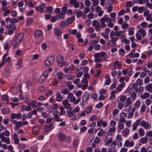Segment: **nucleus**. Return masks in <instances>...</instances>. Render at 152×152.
<instances>
[{"label": "nucleus", "mask_w": 152, "mask_h": 152, "mask_svg": "<svg viewBox=\"0 0 152 152\" xmlns=\"http://www.w3.org/2000/svg\"><path fill=\"white\" fill-rule=\"evenodd\" d=\"M116 139L117 140V146L120 147L122 146L123 139L120 135H118L116 137Z\"/></svg>", "instance_id": "nucleus-10"}, {"label": "nucleus", "mask_w": 152, "mask_h": 152, "mask_svg": "<svg viewBox=\"0 0 152 152\" xmlns=\"http://www.w3.org/2000/svg\"><path fill=\"white\" fill-rule=\"evenodd\" d=\"M127 99L126 96L125 95H122L121 96L120 100L122 102H124Z\"/></svg>", "instance_id": "nucleus-45"}, {"label": "nucleus", "mask_w": 152, "mask_h": 152, "mask_svg": "<svg viewBox=\"0 0 152 152\" xmlns=\"http://www.w3.org/2000/svg\"><path fill=\"white\" fill-rule=\"evenodd\" d=\"M116 15V14L115 12H113L111 13L110 14V15L111 17L113 18V20L112 22H114L115 20V17Z\"/></svg>", "instance_id": "nucleus-52"}, {"label": "nucleus", "mask_w": 152, "mask_h": 152, "mask_svg": "<svg viewBox=\"0 0 152 152\" xmlns=\"http://www.w3.org/2000/svg\"><path fill=\"white\" fill-rule=\"evenodd\" d=\"M106 80L105 82V84L106 85H109L111 82V80L110 78V76L109 75H106L105 77Z\"/></svg>", "instance_id": "nucleus-27"}, {"label": "nucleus", "mask_w": 152, "mask_h": 152, "mask_svg": "<svg viewBox=\"0 0 152 152\" xmlns=\"http://www.w3.org/2000/svg\"><path fill=\"white\" fill-rule=\"evenodd\" d=\"M119 110L117 109H115L113 112V114L114 115H115L119 113Z\"/></svg>", "instance_id": "nucleus-63"}, {"label": "nucleus", "mask_w": 152, "mask_h": 152, "mask_svg": "<svg viewBox=\"0 0 152 152\" xmlns=\"http://www.w3.org/2000/svg\"><path fill=\"white\" fill-rule=\"evenodd\" d=\"M64 58L63 56L61 54H58L56 60L58 64L63 63Z\"/></svg>", "instance_id": "nucleus-13"}, {"label": "nucleus", "mask_w": 152, "mask_h": 152, "mask_svg": "<svg viewBox=\"0 0 152 152\" xmlns=\"http://www.w3.org/2000/svg\"><path fill=\"white\" fill-rule=\"evenodd\" d=\"M44 127L43 128L44 129V131L45 132H48L50 130L53 129V127H52V125L50 124L49 126L44 125Z\"/></svg>", "instance_id": "nucleus-16"}, {"label": "nucleus", "mask_w": 152, "mask_h": 152, "mask_svg": "<svg viewBox=\"0 0 152 152\" xmlns=\"http://www.w3.org/2000/svg\"><path fill=\"white\" fill-rule=\"evenodd\" d=\"M105 54V53L103 52L94 54V61L97 63H100L105 61L106 58L104 57Z\"/></svg>", "instance_id": "nucleus-1"}, {"label": "nucleus", "mask_w": 152, "mask_h": 152, "mask_svg": "<svg viewBox=\"0 0 152 152\" xmlns=\"http://www.w3.org/2000/svg\"><path fill=\"white\" fill-rule=\"evenodd\" d=\"M126 101L125 104L124 106L126 107L132 103V101L130 97H128L126 99Z\"/></svg>", "instance_id": "nucleus-19"}, {"label": "nucleus", "mask_w": 152, "mask_h": 152, "mask_svg": "<svg viewBox=\"0 0 152 152\" xmlns=\"http://www.w3.org/2000/svg\"><path fill=\"white\" fill-rule=\"evenodd\" d=\"M140 125L145 129H149L151 128V125L148 122L145 121L144 120L141 121Z\"/></svg>", "instance_id": "nucleus-6"}, {"label": "nucleus", "mask_w": 152, "mask_h": 152, "mask_svg": "<svg viewBox=\"0 0 152 152\" xmlns=\"http://www.w3.org/2000/svg\"><path fill=\"white\" fill-rule=\"evenodd\" d=\"M68 25V24L65 21H62L60 24V26L62 27H64L65 26H67Z\"/></svg>", "instance_id": "nucleus-60"}, {"label": "nucleus", "mask_w": 152, "mask_h": 152, "mask_svg": "<svg viewBox=\"0 0 152 152\" xmlns=\"http://www.w3.org/2000/svg\"><path fill=\"white\" fill-rule=\"evenodd\" d=\"M125 85V83H121L117 88L116 91H115L117 92L120 91L123 88Z\"/></svg>", "instance_id": "nucleus-20"}, {"label": "nucleus", "mask_w": 152, "mask_h": 152, "mask_svg": "<svg viewBox=\"0 0 152 152\" xmlns=\"http://www.w3.org/2000/svg\"><path fill=\"white\" fill-rule=\"evenodd\" d=\"M80 107L78 106H76L75 108L72 111L74 113H78L80 110Z\"/></svg>", "instance_id": "nucleus-56"}, {"label": "nucleus", "mask_w": 152, "mask_h": 152, "mask_svg": "<svg viewBox=\"0 0 152 152\" xmlns=\"http://www.w3.org/2000/svg\"><path fill=\"white\" fill-rule=\"evenodd\" d=\"M1 140L2 142H5L8 144H10V140L8 137H4Z\"/></svg>", "instance_id": "nucleus-28"}, {"label": "nucleus", "mask_w": 152, "mask_h": 152, "mask_svg": "<svg viewBox=\"0 0 152 152\" xmlns=\"http://www.w3.org/2000/svg\"><path fill=\"white\" fill-rule=\"evenodd\" d=\"M13 138L14 140L15 143L17 144L18 143L19 141V139L18 138V135L17 134L15 133L13 135Z\"/></svg>", "instance_id": "nucleus-24"}, {"label": "nucleus", "mask_w": 152, "mask_h": 152, "mask_svg": "<svg viewBox=\"0 0 152 152\" xmlns=\"http://www.w3.org/2000/svg\"><path fill=\"white\" fill-rule=\"evenodd\" d=\"M129 25L125 22H124L121 25V28L123 29H126Z\"/></svg>", "instance_id": "nucleus-53"}, {"label": "nucleus", "mask_w": 152, "mask_h": 152, "mask_svg": "<svg viewBox=\"0 0 152 152\" xmlns=\"http://www.w3.org/2000/svg\"><path fill=\"white\" fill-rule=\"evenodd\" d=\"M67 98L68 99H70V101L71 102H73V104H77L79 103L81 101L80 98H79L76 100V98L74 96L73 94L70 93H69L67 96Z\"/></svg>", "instance_id": "nucleus-2"}, {"label": "nucleus", "mask_w": 152, "mask_h": 152, "mask_svg": "<svg viewBox=\"0 0 152 152\" xmlns=\"http://www.w3.org/2000/svg\"><path fill=\"white\" fill-rule=\"evenodd\" d=\"M116 92L115 91H114L111 92V96L110 97V100H112L113 99H114L115 97V95L114 94L115 93H116Z\"/></svg>", "instance_id": "nucleus-55"}, {"label": "nucleus", "mask_w": 152, "mask_h": 152, "mask_svg": "<svg viewBox=\"0 0 152 152\" xmlns=\"http://www.w3.org/2000/svg\"><path fill=\"white\" fill-rule=\"evenodd\" d=\"M104 133L106 134V132L104 131L103 129H101L98 133L97 135L99 137L102 136L103 135Z\"/></svg>", "instance_id": "nucleus-49"}, {"label": "nucleus", "mask_w": 152, "mask_h": 152, "mask_svg": "<svg viewBox=\"0 0 152 152\" xmlns=\"http://www.w3.org/2000/svg\"><path fill=\"white\" fill-rule=\"evenodd\" d=\"M23 37L24 34L22 32H21L18 34L17 38L21 41L23 39Z\"/></svg>", "instance_id": "nucleus-44"}, {"label": "nucleus", "mask_w": 152, "mask_h": 152, "mask_svg": "<svg viewBox=\"0 0 152 152\" xmlns=\"http://www.w3.org/2000/svg\"><path fill=\"white\" fill-rule=\"evenodd\" d=\"M140 104L141 103L139 99H138L134 103V106L136 108H137V109H138L140 107Z\"/></svg>", "instance_id": "nucleus-37"}, {"label": "nucleus", "mask_w": 152, "mask_h": 152, "mask_svg": "<svg viewBox=\"0 0 152 152\" xmlns=\"http://www.w3.org/2000/svg\"><path fill=\"white\" fill-rule=\"evenodd\" d=\"M124 124H123L121 122H119L118 124V126L117 128L118 131V132H120L122 129H124Z\"/></svg>", "instance_id": "nucleus-22"}, {"label": "nucleus", "mask_w": 152, "mask_h": 152, "mask_svg": "<svg viewBox=\"0 0 152 152\" xmlns=\"http://www.w3.org/2000/svg\"><path fill=\"white\" fill-rule=\"evenodd\" d=\"M113 65L115 67L118 66V68H119L121 66V64L118 61H115Z\"/></svg>", "instance_id": "nucleus-50"}, {"label": "nucleus", "mask_w": 152, "mask_h": 152, "mask_svg": "<svg viewBox=\"0 0 152 152\" xmlns=\"http://www.w3.org/2000/svg\"><path fill=\"white\" fill-rule=\"evenodd\" d=\"M137 96V94L134 92H132L130 95V98H131L133 101H135Z\"/></svg>", "instance_id": "nucleus-36"}, {"label": "nucleus", "mask_w": 152, "mask_h": 152, "mask_svg": "<svg viewBox=\"0 0 152 152\" xmlns=\"http://www.w3.org/2000/svg\"><path fill=\"white\" fill-rule=\"evenodd\" d=\"M60 110V115H64L65 113V111L64 110V108L62 106H60L59 107Z\"/></svg>", "instance_id": "nucleus-32"}, {"label": "nucleus", "mask_w": 152, "mask_h": 152, "mask_svg": "<svg viewBox=\"0 0 152 152\" xmlns=\"http://www.w3.org/2000/svg\"><path fill=\"white\" fill-rule=\"evenodd\" d=\"M54 31L55 34L57 36H59L61 35L62 32L61 30L56 29Z\"/></svg>", "instance_id": "nucleus-41"}, {"label": "nucleus", "mask_w": 152, "mask_h": 152, "mask_svg": "<svg viewBox=\"0 0 152 152\" xmlns=\"http://www.w3.org/2000/svg\"><path fill=\"white\" fill-rule=\"evenodd\" d=\"M54 61V58L52 56L48 57L45 61L44 63V65L45 67H47L52 65Z\"/></svg>", "instance_id": "nucleus-3"}, {"label": "nucleus", "mask_w": 152, "mask_h": 152, "mask_svg": "<svg viewBox=\"0 0 152 152\" xmlns=\"http://www.w3.org/2000/svg\"><path fill=\"white\" fill-rule=\"evenodd\" d=\"M150 94L147 92H145L141 94L140 96V98L142 99H145L149 97Z\"/></svg>", "instance_id": "nucleus-17"}, {"label": "nucleus", "mask_w": 152, "mask_h": 152, "mask_svg": "<svg viewBox=\"0 0 152 152\" xmlns=\"http://www.w3.org/2000/svg\"><path fill=\"white\" fill-rule=\"evenodd\" d=\"M89 93L88 92H86L84 93L82 97V100L83 103H86L87 102L89 97Z\"/></svg>", "instance_id": "nucleus-8"}, {"label": "nucleus", "mask_w": 152, "mask_h": 152, "mask_svg": "<svg viewBox=\"0 0 152 152\" xmlns=\"http://www.w3.org/2000/svg\"><path fill=\"white\" fill-rule=\"evenodd\" d=\"M58 111L57 110H54L52 111V114L54 115V118L55 119L57 118H59V116L58 114Z\"/></svg>", "instance_id": "nucleus-34"}, {"label": "nucleus", "mask_w": 152, "mask_h": 152, "mask_svg": "<svg viewBox=\"0 0 152 152\" xmlns=\"http://www.w3.org/2000/svg\"><path fill=\"white\" fill-rule=\"evenodd\" d=\"M146 109V106L145 104H143L142 105L140 111L142 112H144L145 111Z\"/></svg>", "instance_id": "nucleus-62"}, {"label": "nucleus", "mask_w": 152, "mask_h": 152, "mask_svg": "<svg viewBox=\"0 0 152 152\" xmlns=\"http://www.w3.org/2000/svg\"><path fill=\"white\" fill-rule=\"evenodd\" d=\"M42 34V31L40 30H38L36 31L35 32V35L37 37H40Z\"/></svg>", "instance_id": "nucleus-35"}, {"label": "nucleus", "mask_w": 152, "mask_h": 152, "mask_svg": "<svg viewBox=\"0 0 152 152\" xmlns=\"http://www.w3.org/2000/svg\"><path fill=\"white\" fill-rule=\"evenodd\" d=\"M134 29L133 27H130L128 29V31L129 32V35H132L134 34Z\"/></svg>", "instance_id": "nucleus-38"}, {"label": "nucleus", "mask_w": 152, "mask_h": 152, "mask_svg": "<svg viewBox=\"0 0 152 152\" xmlns=\"http://www.w3.org/2000/svg\"><path fill=\"white\" fill-rule=\"evenodd\" d=\"M22 125L21 122L20 121H18L16 125L14 127V129H15L18 130L22 126Z\"/></svg>", "instance_id": "nucleus-40"}, {"label": "nucleus", "mask_w": 152, "mask_h": 152, "mask_svg": "<svg viewBox=\"0 0 152 152\" xmlns=\"http://www.w3.org/2000/svg\"><path fill=\"white\" fill-rule=\"evenodd\" d=\"M136 83L138 86H141L143 84V82L142 80L139 78L136 81Z\"/></svg>", "instance_id": "nucleus-51"}, {"label": "nucleus", "mask_w": 152, "mask_h": 152, "mask_svg": "<svg viewBox=\"0 0 152 152\" xmlns=\"http://www.w3.org/2000/svg\"><path fill=\"white\" fill-rule=\"evenodd\" d=\"M79 142V140L77 139H75L73 142V145L74 146L77 147Z\"/></svg>", "instance_id": "nucleus-59"}, {"label": "nucleus", "mask_w": 152, "mask_h": 152, "mask_svg": "<svg viewBox=\"0 0 152 152\" xmlns=\"http://www.w3.org/2000/svg\"><path fill=\"white\" fill-rule=\"evenodd\" d=\"M108 137L107 136L105 140V144L107 145H109L113 141V138L111 137H110L108 140H107Z\"/></svg>", "instance_id": "nucleus-26"}, {"label": "nucleus", "mask_w": 152, "mask_h": 152, "mask_svg": "<svg viewBox=\"0 0 152 152\" xmlns=\"http://www.w3.org/2000/svg\"><path fill=\"white\" fill-rule=\"evenodd\" d=\"M48 74V71L47 70H45L39 79V82L40 83H42L44 82L47 78Z\"/></svg>", "instance_id": "nucleus-4"}, {"label": "nucleus", "mask_w": 152, "mask_h": 152, "mask_svg": "<svg viewBox=\"0 0 152 152\" xmlns=\"http://www.w3.org/2000/svg\"><path fill=\"white\" fill-rule=\"evenodd\" d=\"M56 100L58 102H61L62 100V97L60 93L58 92L56 94Z\"/></svg>", "instance_id": "nucleus-29"}, {"label": "nucleus", "mask_w": 152, "mask_h": 152, "mask_svg": "<svg viewBox=\"0 0 152 152\" xmlns=\"http://www.w3.org/2000/svg\"><path fill=\"white\" fill-rule=\"evenodd\" d=\"M111 39V46L112 47H115L116 45V42L117 41L118 38L116 37H114L110 38Z\"/></svg>", "instance_id": "nucleus-12"}, {"label": "nucleus", "mask_w": 152, "mask_h": 152, "mask_svg": "<svg viewBox=\"0 0 152 152\" xmlns=\"http://www.w3.org/2000/svg\"><path fill=\"white\" fill-rule=\"evenodd\" d=\"M6 27L8 28V34L11 35L13 33V31L15 30V26L14 24H11L8 26H7Z\"/></svg>", "instance_id": "nucleus-5"}, {"label": "nucleus", "mask_w": 152, "mask_h": 152, "mask_svg": "<svg viewBox=\"0 0 152 152\" xmlns=\"http://www.w3.org/2000/svg\"><path fill=\"white\" fill-rule=\"evenodd\" d=\"M98 24H100L99 22L97 20H93L92 23V26H94L98 25Z\"/></svg>", "instance_id": "nucleus-54"}, {"label": "nucleus", "mask_w": 152, "mask_h": 152, "mask_svg": "<svg viewBox=\"0 0 152 152\" xmlns=\"http://www.w3.org/2000/svg\"><path fill=\"white\" fill-rule=\"evenodd\" d=\"M138 32L142 35L143 37H144L146 34V31L142 28L140 29L138 31Z\"/></svg>", "instance_id": "nucleus-25"}, {"label": "nucleus", "mask_w": 152, "mask_h": 152, "mask_svg": "<svg viewBox=\"0 0 152 152\" xmlns=\"http://www.w3.org/2000/svg\"><path fill=\"white\" fill-rule=\"evenodd\" d=\"M37 101L36 100H34L31 101L29 102L28 104L31 107H32L33 108L36 107Z\"/></svg>", "instance_id": "nucleus-31"}, {"label": "nucleus", "mask_w": 152, "mask_h": 152, "mask_svg": "<svg viewBox=\"0 0 152 152\" xmlns=\"http://www.w3.org/2000/svg\"><path fill=\"white\" fill-rule=\"evenodd\" d=\"M134 142L133 141H129V140H126L124 144V146L127 147H132L134 146Z\"/></svg>", "instance_id": "nucleus-7"}, {"label": "nucleus", "mask_w": 152, "mask_h": 152, "mask_svg": "<svg viewBox=\"0 0 152 152\" xmlns=\"http://www.w3.org/2000/svg\"><path fill=\"white\" fill-rule=\"evenodd\" d=\"M145 88L146 91L152 93V83L148 84L145 86Z\"/></svg>", "instance_id": "nucleus-21"}, {"label": "nucleus", "mask_w": 152, "mask_h": 152, "mask_svg": "<svg viewBox=\"0 0 152 152\" xmlns=\"http://www.w3.org/2000/svg\"><path fill=\"white\" fill-rule=\"evenodd\" d=\"M123 32V31H117L115 32V36L116 37H119L120 35L122 34Z\"/></svg>", "instance_id": "nucleus-61"}, {"label": "nucleus", "mask_w": 152, "mask_h": 152, "mask_svg": "<svg viewBox=\"0 0 152 152\" xmlns=\"http://www.w3.org/2000/svg\"><path fill=\"white\" fill-rule=\"evenodd\" d=\"M64 14L63 13L61 12L60 14L57 15L56 16V18L57 19H58L59 18L64 19Z\"/></svg>", "instance_id": "nucleus-48"}, {"label": "nucleus", "mask_w": 152, "mask_h": 152, "mask_svg": "<svg viewBox=\"0 0 152 152\" xmlns=\"http://www.w3.org/2000/svg\"><path fill=\"white\" fill-rule=\"evenodd\" d=\"M45 7V4H42L41 5L37 7L36 8V10L37 11H39L41 12H43L44 11V9Z\"/></svg>", "instance_id": "nucleus-14"}, {"label": "nucleus", "mask_w": 152, "mask_h": 152, "mask_svg": "<svg viewBox=\"0 0 152 152\" xmlns=\"http://www.w3.org/2000/svg\"><path fill=\"white\" fill-rule=\"evenodd\" d=\"M10 111V110L7 108H4L2 110V113L4 114H5L8 113Z\"/></svg>", "instance_id": "nucleus-57"}, {"label": "nucleus", "mask_w": 152, "mask_h": 152, "mask_svg": "<svg viewBox=\"0 0 152 152\" xmlns=\"http://www.w3.org/2000/svg\"><path fill=\"white\" fill-rule=\"evenodd\" d=\"M62 104L64 106L65 108L68 109L70 106V104L69 103V101L67 99H65L62 102Z\"/></svg>", "instance_id": "nucleus-15"}, {"label": "nucleus", "mask_w": 152, "mask_h": 152, "mask_svg": "<svg viewBox=\"0 0 152 152\" xmlns=\"http://www.w3.org/2000/svg\"><path fill=\"white\" fill-rule=\"evenodd\" d=\"M75 19V17L73 16H72L70 18H69L67 19V21L68 23H71Z\"/></svg>", "instance_id": "nucleus-42"}, {"label": "nucleus", "mask_w": 152, "mask_h": 152, "mask_svg": "<svg viewBox=\"0 0 152 152\" xmlns=\"http://www.w3.org/2000/svg\"><path fill=\"white\" fill-rule=\"evenodd\" d=\"M124 105L121 102H118V105L117 107L119 109H121L123 107Z\"/></svg>", "instance_id": "nucleus-58"}, {"label": "nucleus", "mask_w": 152, "mask_h": 152, "mask_svg": "<svg viewBox=\"0 0 152 152\" xmlns=\"http://www.w3.org/2000/svg\"><path fill=\"white\" fill-rule=\"evenodd\" d=\"M58 138L61 142H63L65 140V135L64 134L60 133L58 135Z\"/></svg>", "instance_id": "nucleus-23"}, {"label": "nucleus", "mask_w": 152, "mask_h": 152, "mask_svg": "<svg viewBox=\"0 0 152 152\" xmlns=\"http://www.w3.org/2000/svg\"><path fill=\"white\" fill-rule=\"evenodd\" d=\"M116 131V127L115 126H113L110 128L109 129V132L107 133V134H109V133H114Z\"/></svg>", "instance_id": "nucleus-47"}, {"label": "nucleus", "mask_w": 152, "mask_h": 152, "mask_svg": "<svg viewBox=\"0 0 152 152\" xmlns=\"http://www.w3.org/2000/svg\"><path fill=\"white\" fill-rule=\"evenodd\" d=\"M57 76L58 78L61 79L64 77V75L61 72H59L57 74Z\"/></svg>", "instance_id": "nucleus-39"}, {"label": "nucleus", "mask_w": 152, "mask_h": 152, "mask_svg": "<svg viewBox=\"0 0 152 152\" xmlns=\"http://www.w3.org/2000/svg\"><path fill=\"white\" fill-rule=\"evenodd\" d=\"M92 110V107L91 106H88L85 110V112L87 114L90 113Z\"/></svg>", "instance_id": "nucleus-46"}, {"label": "nucleus", "mask_w": 152, "mask_h": 152, "mask_svg": "<svg viewBox=\"0 0 152 152\" xmlns=\"http://www.w3.org/2000/svg\"><path fill=\"white\" fill-rule=\"evenodd\" d=\"M129 129L127 127L124 128L122 132V134L123 136L125 137L127 136L129 134Z\"/></svg>", "instance_id": "nucleus-18"}, {"label": "nucleus", "mask_w": 152, "mask_h": 152, "mask_svg": "<svg viewBox=\"0 0 152 152\" xmlns=\"http://www.w3.org/2000/svg\"><path fill=\"white\" fill-rule=\"evenodd\" d=\"M148 140V138L146 137H144L140 139V142L141 143L144 144L147 142Z\"/></svg>", "instance_id": "nucleus-30"}, {"label": "nucleus", "mask_w": 152, "mask_h": 152, "mask_svg": "<svg viewBox=\"0 0 152 152\" xmlns=\"http://www.w3.org/2000/svg\"><path fill=\"white\" fill-rule=\"evenodd\" d=\"M22 117V114L20 113H18L17 114L12 113L10 116V119H14L17 118L19 119Z\"/></svg>", "instance_id": "nucleus-9"}, {"label": "nucleus", "mask_w": 152, "mask_h": 152, "mask_svg": "<svg viewBox=\"0 0 152 152\" xmlns=\"http://www.w3.org/2000/svg\"><path fill=\"white\" fill-rule=\"evenodd\" d=\"M2 99L5 101H8L9 100L8 96L6 95H4L1 96Z\"/></svg>", "instance_id": "nucleus-64"}, {"label": "nucleus", "mask_w": 152, "mask_h": 152, "mask_svg": "<svg viewBox=\"0 0 152 152\" xmlns=\"http://www.w3.org/2000/svg\"><path fill=\"white\" fill-rule=\"evenodd\" d=\"M97 125L98 126H102L104 128L106 127L107 126V122L102 120H100L98 121L97 123Z\"/></svg>", "instance_id": "nucleus-11"}, {"label": "nucleus", "mask_w": 152, "mask_h": 152, "mask_svg": "<svg viewBox=\"0 0 152 152\" xmlns=\"http://www.w3.org/2000/svg\"><path fill=\"white\" fill-rule=\"evenodd\" d=\"M139 134L140 136H143L145 134V132L144 129L142 128H140L139 130Z\"/></svg>", "instance_id": "nucleus-43"}, {"label": "nucleus", "mask_w": 152, "mask_h": 152, "mask_svg": "<svg viewBox=\"0 0 152 152\" xmlns=\"http://www.w3.org/2000/svg\"><path fill=\"white\" fill-rule=\"evenodd\" d=\"M53 7L50 6H48L46 8L45 12L48 13H51L53 12Z\"/></svg>", "instance_id": "nucleus-33"}]
</instances>
